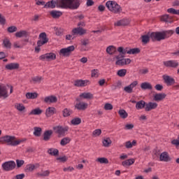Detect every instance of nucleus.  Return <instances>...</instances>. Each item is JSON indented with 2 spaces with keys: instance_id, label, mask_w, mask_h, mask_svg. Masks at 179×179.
<instances>
[{
  "instance_id": "nucleus-58",
  "label": "nucleus",
  "mask_w": 179,
  "mask_h": 179,
  "mask_svg": "<svg viewBox=\"0 0 179 179\" xmlns=\"http://www.w3.org/2000/svg\"><path fill=\"white\" fill-rule=\"evenodd\" d=\"M43 77H40V76H36L32 78V80L33 82H34V83H41V80H43Z\"/></svg>"
},
{
  "instance_id": "nucleus-31",
  "label": "nucleus",
  "mask_w": 179,
  "mask_h": 179,
  "mask_svg": "<svg viewBox=\"0 0 179 179\" xmlns=\"http://www.w3.org/2000/svg\"><path fill=\"white\" fill-rule=\"evenodd\" d=\"M146 107V102L143 100H141L138 101L136 104V108L137 110H142V108H145Z\"/></svg>"
},
{
  "instance_id": "nucleus-41",
  "label": "nucleus",
  "mask_w": 179,
  "mask_h": 179,
  "mask_svg": "<svg viewBox=\"0 0 179 179\" xmlns=\"http://www.w3.org/2000/svg\"><path fill=\"white\" fill-rule=\"evenodd\" d=\"M114 26H117L118 27H120L121 26H128V22H127V20H120L115 22Z\"/></svg>"
},
{
  "instance_id": "nucleus-1",
  "label": "nucleus",
  "mask_w": 179,
  "mask_h": 179,
  "mask_svg": "<svg viewBox=\"0 0 179 179\" xmlns=\"http://www.w3.org/2000/svg\"><path fill=\"white\" fill-rule=\"evenodd\" d=\"M80 0H60L59 1V6L62 9H71L75 10L79 8L81 3Z\"/></svg>"
},
{
  "instance_id": "nucleus-59",
  "label": "nucleus",
  "mask_w": 179,
  "mask_h": 179,
  "mask_svg": "<svg viewBox=\"0 0 179 179\" xmlns=\"http://www.w3.org/2000/svg\"><path fill=\"white\" fill-rule=\"evenodd\" d=\"M7 31L8 33H15V31H17V27L15 26H11L7 29Z\"/></svg>"
},
{
  "instance_id": "nucleus-19",
  "label": "nucleus",
  "mask_w": 179,
  "mask_h": 179,
  "mask_svg": "<svg viewBox=\"0 0 179 179\" xmlns=\"http://www.w3.org/2000/svg\"><path fill=\"white\" fill-rule=\"evenodd\" d=\"M87 103H85V102H79L77 103L75 105V108H76V110H78L79 111H85V110H86V108H87Z\"/></svg>"
},
{
  "instance_id": "nucleus-50",
  "label": "nucleus",
  "mask_w": 179,
  "mask_h": 179,
  "mask_svg": "<svg viewBox=\"0 0 179 179\" xmlns=\"http://www.w3.org/2000/svg\"><path fill=\"white\" fill-rule=\"evenodd\" d=\"M82 122V119L80 117H75L71 120L72 125H79Z\"/></svg>"
},
{
  "instance_id": "nucleus-42",
  "label": "nucleus",
  "mask_w": 179,
  "mask_h": 179,
  "mask_svg": "<svg viewBox=\"0 0 179 179\" xmlns=\"http://www.w3.org/2000/svg\"><path fill=\"white\" fill-rule=\"evenodd\" d=\"M117 51L122 55V58H124V57H125V54H127L128 52V48L124 49V47H119L117 48Z\"/></svg>"
},
{
  "instance_id": "nucleus-32",
  "label": "nucleus",
  "mask_w": 179,
  "mask_h": 179,
  "mask_svg": "<svg viewBox=\"0 0 179 179\" xmlns=\"http://www.w3.org/2000/svg\"><path fill=\"white\" fill-rule=\"evenodd\" d=\"M162 22H165L166 23H171L173 22V17L169 15H164L161 17Z\"/></svg>"
},
{
  "instance_id": "nucleus-40",
  "label": "nucleus",
  "mask_w": 179,
  "mask_h": 179,
  "mask_svg": "<svg viewBox=\"0 0 179 179\" xmlns=\"http://www.w3.org/2000/svg\"><path fill=\"white\" fill-rule=\"evenodd\" d=\"M48 153L51 156H58V155H59V151L56 148H50L48 150Z\"/></svg>"
},
{
  "instance_id": "nucleus-63",
  "label": "nucleus",
  "mask_w": 179,
  "mask_h": 179,
  "mask_svg": "<svg viewBox=\"0 0 179 179\" xmlns=\"http://www.w3.org/2000/svg\"><path fill=\"white\" fill-rule=\"evenodd\" d=\"M113 105L111 103H106L105 106H104V109L106 110H113Z\"/></svg>"
},
{
  "instance_id": "nucleus-2",
  "label": "nucleus",
  "mask_w": 179,
  "mask_h": 179,
  "mask_svg": "<svg viewBox=\"0 0 179 179\" xmlns=\"http://www.w3.org/2000/svg\"><path fill=\"white\" fill-rule=\"evenodd\" d=\"M106 6L112 13L120 15L122 12V8L115 1H108L106 3Z\"/></svg>"
},
{
  "instance_id": "nucleus-15",
  "label": "nucleus",
  "mask_w": 179,
  "mask_h": 179,
  "mask_svg": "<svg viewBox=\"0 0 179 179\" xmlns=\"http://www.w3.org/2000/svg\"><path fill=\"white\" fill-rule=\"evenodd\" d=\"M164 66L166 68H177L178 66V62L176 60H169L163 62Z\"/></svg>"
},
{
  "instance_id": "nucleus-20",
  "label": "nucleus",
  "mask_w": 179,
  "mask_h": 179,
  "mask_svg": "<svg viewBox=\"0 0 179 179\" xmlns=\"http://www.w3.org/2000/svg\"><path fill=\"white\" fill-rule=\"evenodd\" d=\"M157 103L156 102H149L148 103H146L145 110V111H152V110L157 108Z\"/></svg>"
},
{
  "instance_id": "nucleus-56",
  "label": "nucleus",
  "mask_w": 179,
  "mask_h": 179,
  "mask_svg": "<svg viewBox=\"0 0 179 179\" xmlns=\"http://www.w3.org/2000/svg\"><path fill=\"white\" fill-rule=\"evenodd\" d=\"M92 78H99V69H93L91 71Z\"/></svg>"
},
{
  "instance_id": "nucleus-7",
  "label": "nucleus",
  "mask_w": 179,
  "mask_h": 179,
  "mask_svg": "<svg viewBox=\"0 0 179 179\" xmlns=\"http://www.w3.org/2000/svg\"><path fill=\"white\" fill-rule=\"evenodd\" d=\"M1 167L4 171H12V170H15L16 163L15 161L6 162L2 164Z\"/></svg>"
},
{
  "instance_id": "nucleus-37",
  "label": "nucleus",
  "mask_w": 179,
  "mask_h": 179,
  "mask_svg": "<svg viewBox=\"0 0 179 179\" xmlns=\"http://www.w3.org/2000/svg\"><path fill=\"white\" fill-rule=\"evenodd\" d=\"M57 5V2H55L54 0H52L50 1H48L45 3V5L43 6V8H50V9H54Z\"/></svg>"
},
{
  "instance_id": "nucleus-14",
  "label": "nucleus",
  "mask_w": 179,
  "mask_h": 179,
  "mask_svg": "<svg viewBox=\"0 0 179 179\" xmlns=\"http://www.w3.org/2000/svg\"><path fill=\"white\" fill-rule=\"evenodd\" d=\"M162 78L164 83L166 84V86H173V85H176V80L171 76L164 75Z\"/></svg>"
},
{
  "instance_id": "nucleus-28",
  "label": "nucleus",
  "mask_w": 179,
  "mask_h": 179,
  "mask_svg": "<svg viewBox=\"0 0 179 179\" xmlns=\"http://www.w3.org/2000/svg\"><path fill=\"white\" fill-rule=\"evenodd\" d=\"M29 36V32L24 30H22L15 33V37H18V38H22V37L27 38Z\"/></svg>"
},
{
  "instance_id": "nucleus-27",
  "label": "nucleus",
  "mask_w": 179,
  "mask_h": 179,
  "mask_svg": "<svg viewBox=\"0 0 179 179\" xmlns=\"http://www.w3.org/2000/svg\"><path fill=\"white\" fill-rule=\"evenodd\" d=\"M3 47L7 48V50H10V48H12V43H10L9 38H6L3 40Z\"/></svg>"
},
{
  "instance_id": "nucleus-18",
  "label": "nucleus",
  "mask_w": 179,
  "mask_h": 179,
  "mask_svg": "<svg viewBox=\"0 0 179 179\" xmlns=\"http://www.w3.org/2000/svg\"><path fill=\"white\" fill-rule=\"evenodd\" d=\"M159 161L165 162H171V157L169 155V152H164L159 155Z\"/></svg>"
},
{
  "instance_id": "nucleus-43",
  "label": "nucleus",
  "mask_w": 179,
  "mask_h": 179,
  "mask_svg": "<svg viewBox=\"0 0 179 179\" xmlns=\"http://www.w3.org/2000/svg\"><path fill=\"white\" fill-rule=\"evenodd\" d=\"M150 35L149 36V35H143L141 36V41L143 43V44H148V43H149V41H150Z\"/></svg>"
},
{
  "instance_id": "nucleus-49",
  "label": "nucleus",
  "mask_w": 179,
  "mask_h": 179,
  "mask_svg": "<svg viewBox=\"0 0 179 179\" xmlns=\"http://www.w3.org/2000/svg\"><path fill=\"white\" fill-rule=\"evenodd\" d=\"M62 113H63V117H69V115L72 114V110L71 109L66 108L63 110Z\"/></svg>"
},
{
  "instance_id": "nucleus-25",
  "label": "nucleus",
  "mask_w": 179,
  "mask_h": 179,
  "mask_svg": "<svg viewBox=\"0 0 179 179\" xmlns=\"http://www.w3.org/2000/svg\"><path fill=\"white\" fill-rule=\"evenodd\" d=\"M141 88L142 90H152L153 87L150 83L145 82L141 84Z\"/></svg>"
},
{
  "instance_id": "nucleus-26",
  "label": "nucleus",
  "mask_w": 179,
  "mask_h": 179,
  "mask_svg": "<svg viewBox=\"0 0 179 179\" xmlns=\"http://www.w3.org/2000/svg\"><path fill=\"white\" fill-rule=\"evenodd\" d=\"M134 163H135V159L131 158L122 162V166H123L124 167H129V166H132Z\"/></svg>"
},
{
  "instance_id": "nucleus-16",
  "label": "nucleus",
  "mask_w": 179,
  "mask_h": 179,
  "mask_svg": "<svg viewBox=\"0 0 179 179\" xmlns=\"http://www.w3.org/2000/svg\"><path fill=\"white\" fill-rule=\"evenodd\" d=\"M8 96V89L6 86L0 84V99H1V97L6 99Z\"/></svg>"
},
{
  "instance_id": "nucleus-57",
  "label": "nucleus",
  "mask_w": 179,
  "mask_h": 179,
  "mask_svg": "<svg viewBox=\"0 0 179 179\" xmlns=\"http://www.w3.org/2000/svg\"><path fill=\"white\" fill-rule=\"evenodd\" d=\"M122 86V83L119 80L115 85H113V88L114 90H115L116 89H121Z\"/></svg>"
},
{
  "instance_id": "nucleus-47",
  "label": "nucleus",
  "mask_w": 179,
  "mask_h": 179,
  "mask_svg": "<svg viewBox=\"0 0 179 179\" xmlns=\"http://www.w3.org/2000/svg\"><path fill=\"white\" fill-rule=\"evenodd\" d=\"M114 51H115V47H114V45H110L106 48V52L109 54V55H113Z\"/></svg>"
},
{
  "instance_id": "nucleus-46",
  "label": "nucleus",
  "mask_w": 179,
  "mask_h": 179,
  "mask_svg": "<svg viewBox=\"0 0 179 179\" xmlns=\"http://www.w3.org/2000/svg\"><path fill=\"white\" fill-rule=\"evenodd\" d=\"M117 76H120V78H124L125 75H127V69H122L120 70H118L117 72Z\"/></svg>"
},
{
  "instance_id": "nucleus-48",
  "label": "nucleus",
  "mask_w": 179,
  "mask_h": 179,
  "mask_svg": "<svg viewBox=\"0 0 179 179\" xmlns=\"http://www.w3.org/2000/svg\"><path fill=\"white\" fill-rule=\"evenodd\" d=\"M163 32L165 34V38H169L174 34V30H173V29L167 30V31H163Z\"/></svg>"
},
{
  "instance_id": "nucleus-11",
  "label": "nucleus",
  "mask_w": 179,
  "mask_h": 179,
  "mask_svg": "<svg viewBox=\"0 0 179 179\" xmlns=\"http://www.w3.org/2000/svg\"><path fill=\"white\" fill-rule=\"evenodd\" d=\"M73 85L76 87H85L87 85H90V81L89 80H76Z\"/></svg>"
},
{
  "instance_id": "nucleus-22",
  "label": "nucleus",
  "mask_w": 179,
  "mask_h": 179,
  "mask_svg": "<svg viewBox=\"0 0 179 179\" xmlns=\"http://www.w3.org/2000/svg\"><path fill=\"white\" fill-rule=\"evenodd\" d=\"M53 131L52 130H46L43 133V141L45 142H48L50 139H51V136H52Z\"/></svg>"
},
{
  "instance_id": "nucleus-61",
  "label": "nucleus",
  "mask_w": 179,
  "mask_h": 179,
  "mask_svg": "<svg viewBox=\"0 0 179 179\" xmlns=\"http://www.w3.org/2000/svg\"><path fill=\"white\" fill-rule=\"evenodd\" d=\"M16 163H17V169H20V167H22L23 166V164H24V161L20 160V159H17Z\"/></svg>"
},
{
  "instance_id": "nucleus-39",
  "label": "nucleus",
  "mask_w": 179,
  "mask_h": 179,
  "mask_svg": "<svg viewBox=\"0 0 179 179\" xmlns=\"http://www.w3.org/2000/svg\"><path fill=\"white\" fill-rule=\"evenodd\" d=\"M116 59H117L115 62V65L118 66H124L125 65V60L124 58L120 59V56H116Z\"/></svg>"
},
{
  "instance_id": "nucleus-8",
  "label": "nucleus",
  "mask_w": 179,
  "mask_h": 179,
  "mask_svg": "<svg viewBox=\"0 0 179 179\" xmlns=\"http://www.w3.org/2000/svg\"><path fill=\"white\" fill-rule=\"evenodd\" d=\"M69 130V127H68L55 126L53 127V131H55V134H58V138L64 136L65 133L68 132Z\"/></svg>"
},
{
  "instance_id": "nucleus-21",
  "label": "nucleus",
  "mask_w": 179,
  "mask_h": 179,
  "mask_svg": "<svg viewBox=\"0 0 179 179\" xmlns=\"http://www.w3.org/2000/svg\"><path fill=\"white\" fill-rule=\"evenodd\" d=\"M20 64L19 63H10L6 65L5 68L8 71H13L15 69H19Z\"/></svg>"
},
{
  "instance_id": "nucleus-51",
  "label": "nucleus",
  "mask_w": 179,
  "mask_h": 179,
  "mask_svg": "<svg viewBox=\"0 0 179 179\" xmlns=\"http://www.w3.org/2000/svg\"><path fill=\"white\" fill-rule=\"evenodd\" d=\"M97 162L101 164H108V159L106 157H100L97 159Z\"/></svg>"
},
{
  "instance_id": "nucleus-13",
  "label": "nucleus",
  "mask_w": 179,
  "mask_h": 179,
  "mask_svg": "<svg viewBox=\"0 0 179 179\" xmlns=\"http://www.w3.org/2000/svg\"><path fill=\"white\" fill-rule=\"evenodd\" d=\"M36 169H40V164L36 163L35 164H29L25 166L26 173H33Z\"/></svg>"
},
{
  "instance_id": "nucleus-5",
  "label": "nucleus",
  "mask_w": 179,
  "mask_h": 179,
  "mask_svg": "<svg viewBox=\"0 0 179 179\" xmlns=\"http://www.w3.org/2000/svg\"><path fill=\"white\" fill-rule=\"evenodd\" d=\"M78 27L74 28L71 31V34L73 36H83L87 33V30L83 29L85 26V22H80L78 24Z\"/></svg>"
},
{
  "instance_id": "nucleus-3",
  "label": "nucleus",
  "mask_w": 179,
  "mask_h": 179,
  "mask_svg": "<svg viewBox=\"0 0 179 179\" xmlns=\"http://www.w3.org/2000/svg\"><path fill=\"white\" fill-rule=\"evenodd\" d=\"M16 137L14 136H4L3 137H0V142H5L8 143L10 146H17V145H20L21 141H15Z\"/></svg>"
},
{
  "instance_id": "nucleus-38",
  "label": "nucleus",
  "mask_w": 179,
  "mask_h": 179,
  "mask_svg": "<svg viewBox=\"0 0 179 179\" xmlns=\"http://www.w3.org/2000/svg\"><path fill=\"white\" fill-rule=\"evenodd\" d=\"M34 136H41V132H43V129H41V127H34Z\"/></svg>"
},
{
  "instance_id": "nucleus-34",
  "label": "nucleus",
  "mask_w": 179,
  "mask_h": 179,
  "mask_svg": "<svg viewBox=\"0 0 179 179\" xmlns=\"http://www.w3.org/2000/svg\"><path fill=\"white\" fill-rule=\"evenodd\" d=\"M43 113V110L40 109V108H37L33 109L28 115H40Z\"/></svg>"
},
{
  "instance_id": "nucleus-64",
  "label": "nucleus",
  "mask_w": 179,
  "mask_h": 179,
  "mask_svg": "<svg viewBox=\"0 0 179 179\" xmlns=\"http://www.w3.org/2000/svg\"><path fill=\"white\" fill-rule=\"evenodd\" d=\"M76 35H73L72 34H67L66 35V40L67 41H71V40H73L75 38V36Z\"/></svg>"
},
{
  "instance_id": "nucleus-44",
  "label": "nucleus",
  "mask_w": 179,
  "mask_h": 179,
  "mask_svg": "<svg viewBox=\"0 0 179 179\" xmlns=\"http://www.w3.org/2000/svg\"><path fill=\"white\" fill-rule=\"evenodd\" d=\"M70 142H71V138L65 137L61 140L60 145L62 146H65V145H68V143H69Z\"/></svg>"
},
{
  "instance_id": "nucleus-45",
  "label": "nucleus",
  "mask_w": 179,
  "mask_h": 179,
  "mask_svg": "<svg viewBox=\"0 0 179 179\" xmlns=\"http://www.w3.org/2000/svg\"><path fill=\"white\" fill-rule=\"evenodd\" d=\"M118 113H119L120 118L125 119V118L128 117V113H127V111L125 110L121 109L119 110Z\"/></svg>"
},
{
  "instance_id": "nucleus-24",
  "label": "nucleus",
  "mask_w": 179,
  "mask_h": 179,
  "mask_svg": "<svg viewBox=\"0 0 179 179\" xmlns=\"http://www.w3.org/2000/svg\"><path fill=\"white\" fill-rule=\"evenodd\" d=\"M167 94L165 93H159V94H155L154 96V100L155 101H162V100H164L166 99Z\"/></svg>"
},
{
  "instance_id": "nucleus-12",
  "label": "nucleus",
  "mask_w": 179,
  "mask_h": 179,
  "mask_svg": "<svg viewBox=\"0 0 179 179\" xmlns=\"http://www.w3.org/2000/svg\"><path fill=\"white\" fill-rule=\"evenodd\" d=\"M39 38H41V40L37 41L38 46L44 45V44L48 43V38H47V34L45 32L41 33L39 34Z\"/></svg>"
},
{
  "instance_id": "nucleus-60",
  "label": "nucleus",
  "mask_w": 179,
  "mask_h": 179,
  "mask_svg": "<svg viewBox=\"0 0 179 179\" xmlns=\"http://www.w3.org/2000/svg\"><path fill=\"white\" fill-rule=\"evenodd\" d=\"M92 135H94V136H100L101 135V129H95L93 131Z\"/></svg>"
},
{
  "instance_id": "nucleus-23",
  "label": "nucleus",
  "mask_w": 179,
  "mask_h": 179,
  "mask_svg": "<svg viewBox=\"0 0 179 179\" xmlns=\"http://www.w3.org/2000/svg\"><path fill=\"white\" fill-rule=\"evenodd\" d=\"M58 101V98L54 95H51L49 96H45L44 99V103H57Z\"/></svg>"
},
{
  "instance_id": "nucleus-4",
  "label": "nucleus",
  "mask_w": 179,
  "mask_h": 179,
  "mask_svg": "<svg viewBox=\"0 0 179 179\" xmlns=\"http://www.w3.org/2000/svg\"><path fill=\"white\" fill-rule=\"evenodd\" d=\"M16 137L14 136H4L3 137H0V142H5L8 143L10 146H17V145H20L21 141H15Z\"/></svg>"
},
{
  "instance_id": "nucleus-53",
  "label": "nucleus",
  "mask_w": 179,
  "mask_h": 179,
  "mask_svg": "<svg viewBox=\"0 0 179 179\" xmlns=\"http://www.w3.org/2000/svg\"><path fill=\"white\" fill-rule=\"evenodd\" d=\"M103 145L105 148H108L110 145H111V139L110 138H107L103 141Z\"/></svg>"
},
{
  "instance_id": "nucleus-30",
  "label": "nucleus",
  "mask_w": 179,
  "mask_h": 179,
  "mask_svg": "<svg viewBox=\"0 0 179 179\" xmlns=\"http://www.w3.org/2000/svg\"><path fill=\"white\" fill-rule=\"evenodd\" d=\"M62 15V12L53 10L50 12V15L53 19H59L61 17V15Z\"/></svg>"
},
{
  "instance_id": "nucleus-54",
  "label": "nucleus",
  "mask_w": 179,
  "mask_h": 179,
  "mask_svg": "<svg viewBox=\"0 0 179 179\" xmlns=\"http://www.w3.org/2000/svg\"><path fill=\"white\" fill-rule=\"evenodd\" d=\"M37 176L39 177H48L50 176V171L48 170L44 171L42 173H38Z\"/></svg>"
},
{
  "instance_id": "nucleus-52",
  "label": "nucleus",
  "mask_w": 179,
  "mask_h": 179,
  "mask_svg": "<svg viewBox=\"0 0 179 179\" xmlns=\"http://www.w3.org/2000/svg\"><path fill=\"white\" fill-rule=\"evenodd\" d=\"M168 13H171L172 15H179V10H176L173 8H170L167 9Z\"/></svg>"
},
{
  "instance_id": "nucleus-10",
  "label": "nucleus",
  "mask_w": 179,
  "mask_h": 179,
  "mask_svg": "<svg viewBox=\"0 0 179 179\" xmlns=\"http://www.w3.org/2000/svg\"><path fill=\"white\" fill-rule=\"evenodd\" d=\"M72 51H75V46L73 45L61 49L59 51V55H63V57H69Z\"/></svg>"
},
{
  "instance_id": "nucleus-9",
  "label": "nucleus",
  "mask_w": 179,
  "mask_h": 179,
  "mask_svg": "<svg viewBox=\"0 0 179 179\" xmlns=\"http://www.w3.org/2000/svg\"><path fill=\"white\" fill-rule=\"evenodd\" d=\"M39 59L41 61H44V59H46V61H54L57 59V55L53 52H49L45 53L44 55H42L39 57Z\"/></svg>"
},
{
  "instance_id": "nucleus-33",
  "label": "nucleus",
  "mask_w": 179,
  "mask_h": 179,
  "mask_svg": "<svg viewBox=\"0 0 179 179\" xmlns=\"http://www.w3.org/2000/svg\"><path fill=\"white\" fill-rule=\"evenodd\" d=\"M81 99H87L88 100H92L93 99V94L90 92H83L80 94Z\"/></svg>"
},
{
  "instance_id": "nucleus-35",
  "label": "nucleus",
  "mask_w": 179,
  "mask_h": 179,
  "mask_svg": "<svg viewBox=\"0 0 179 179\" xmlns=\"http://www.w3.org/2000/svg\"><path fill=\"white\" fill-rule=\"evenodd\" d=\"M38 96V94L37 92H27L26 94L27 99H29L31 100H34V99H37Z\"/></svg>"
},
{
  "instance_id": "nucleus-6",
  "label": "nucleus",
  "mask_w": 179,
  "mask_h": 179,
  "mask_svg": "<svg viewBox=\"0 0 179 179\" xmlns=\"http://www.w3.org/2000/svg\"><path fill=\"white\" fill-rule=\"evenodd\" d=\"M150 38L152 41H162V40H166V35L163 31L152 32L150 34Z\"/></svg>"
},
{
  "instance_id": "nucleus-36",
  "label": "nucleus",
  "mask_w": 179,
  "mask_h": 179,
  "mask_svg": "<svg viewBox=\"0 0 179 179\" xmlns=\"http://www.w3.org/2000/svg\"><path fill=\"white\" fill-rule=\"evenodd\" d=\"M139 52H141V49L138 48H134L127 50V54L129 55H135L136 54H139Z\"/></svg>"
},
{
  "instance_id": "nucleus-29",
  "label": "nucleus",
  "mask_w": 179,
  "mask_h": 179,
  "mask_svg": "<svg viewBox=\"0 0 179 179\" xmlns=\"http://www.w3.org/2000/svg\"><path fill=\"white\" fill-rule=\"evenodd\" d=\"M56 109L54 107H49L45 110L46 117H51V115H54L55 114Z\"/></svg>"
},
{
  "instance_id": "nucleus-55",
  "label": "nucleus",
  "mask_w": 179,
  "mask_h": 179,
  "mask_svg": "<svg viewBox=\"0 0 179 179\" xmlns=\"http://www.w3.org/2000/svg\"><path fill=\"white\" fill-rule=\"evenodd\" d=\"M0 24H1V26L6 24V18L1 13H0Z\"/></svg>"
},
{
  "instance_id": "nucleus-62",
  "label": "nucleus",
  "mask_w": 179,
  "mask_h": 179,
  "mask_svg": "<svg viewBox=\"0 0 179 179\" xmlns=\"http://www.w3.org/2000/svg\"><path fill=\"white\" fill-rule=\"evenodd\" d=\"M17 110H18V111H23L24 110H26V107H24V106H23V104L22 103H19L17 106H16Z\"/></svg>"
},
{
  "instance_id": "nucleus-17",
  "label": "nucleus",
  "mask_w": 179,
  "mask_h": 179,
  "mask_svg": "<svg viewBox=\"0 0 179 179\" xmlns=\"http://www.w3.org/2000/svg\"><path fill=\"white\" fill-rule=\"evenodd\" d=\"M138 86V81H134L128 86L124 87V90L126 93H132L134 87Z\"/></svg>"
}]
</instances>
